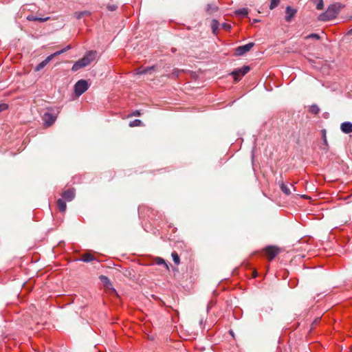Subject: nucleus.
<instances>
[{"instance_id": "f257e3e1", "label": "nucleus", "mask_w": 352, "mask_h": 352, "mask_svg": "<svg viewBox=\"0 0 352 352\" xmlns=\"http://www.w3.org/2000/svg\"><path fill=\"white\" fill-rule=\"evenodd\" d=\"M96 51L91 50L87 52L82 58L77 60L73 65L72 71L75 72L82 67L88 66L96 59Z\"/></svg>"}, {"instance_id": "f03ea898", "label": "nucleus", "mask_w": 352, "mask_h": 352, "mask_svg": "<svg viewBox=\"0 0 352 352\" xmlns=\"http://www.w3.org/2000/svg\"><path fill=\"white\" fill-rule=\"evenodd\" d=\"M338 12L337 7L335 5H331L324 12L318 16V20L320 21H331L336 17Z\"/></svg>"}, {"instance_id": "7ed1b4c3", "label": "nucleus", "mask_w": 352, "mask_h": 352, "mask_svg": "<svg viewBox=\"0 0 352 352\" xmlns=\"http://www.w3.org/2000/svg\"><path fill=\"white\" fill-rule=\"evenodd\" d=\"M89 89V85L85 80H80L74 85V93L77 96H81Z\"/></svg>"}, {"instance_id": "20e7f679", "label": "nucleus", "mask_w": 352, "mask_h": 352, "mask_svg": "<svg viewBox=\"0 0 352 352\" xmlns=\"http://www.w3.org/2000/svg\"><path fill=\"white\" fill-rule=\"evenodd\" d=\"M250 70V67L248 65H244L243 67L241 68H238L235 70H234L231 75L233 76L234 81L238 82L239 81L241 78L245 76L246 74L249 72Z\"/></svg>"}, {"instance_id": "39448f33", "label": "nucleus", "mask_w": 352, "mask_h": 352, "mask_svg": "<svg viewBox=\"0 0 352 352\" xmlns=\"http://www.w3.org/2000/svg\"><path fill=\"white\" fill-rule=\"evenodd\" d=\"M254 43H249L244 45L239 46L236 48L235 53L237 56H243L246 52H249L254 46Z\"/></svg>"}, {"instance_id": "423d86ee", "label": "nucleus", "mask_w": 352, "mask_h": 352, "mask_svg": "<svg viewBox=\"0 0 352 352\" xmlns=\"http://www.w3.org/2000/svg\"><path fill=\"white\" fill-rule=\"evenodd\" d=\"M56 120V116L51 113L46 112L43 116V120L47 126H51Z\"/></svg>"}, {"instance_id": "0eeeda50", "label": "nucleus", "mask_w": 352, "mask_h": 352, "mask_svg": "<svg viewBox=\"0 0 352 352\" xmlns=\"http://www.w3.org/2000/svg\"><path fill=\"white\" fill-rule=\"evenodd\" d=\"M265 252L270 260H272L278 253V250L274 246H268L265 249Z\"/></svg>"}, {"instance_id": "6e6552de", "label": "nucleus", "mask_w": 352, "mask_h": 352, "mask_svg": "<svg viewBox=\"0 0 352 352\" xmlns=\"http://www.w3.org/2000/svg\"><path fill=\"white\" fill-rule=\"evenodd\" d=\"M296 9L292 8L290 6H287L285 9V21L287 22H290L292 18L296 14Z\"/></svg>"}, {"instance_id": "1a4fd4ad", "label": "nucleus", "mask_w": 352, "mask_h": 352, "mask_svg": "<svg viewBox=\"0 0 352 352\" xmlns=\"http://www.w3.org/2000/svg\"><path fill=\"white\" fill-rule=\"evenodd\" d=\"M75 197V192L74 189H67L62 193L63 199L67 201H71Z\"/></svg>"}, {"instance_id": "9d476101", "label": "nucleus", "mask_w": 352, "mask_h": 352, "mask_svg": "<svg viewBox=\"0 0 352 352\" xmlns=\"http://www.w3.org/2000/svg\"><path fill=\"white\" fill-rule=\"evenodd\" d=\"M53 58H54V55L48 56L45 60H43L38 65H36V67H35V71L38 72V71L41 70L50 63V60H52Z\"/></svg>"}, {"instance_id": "9b49d317", "label": "nucleus", "mask_w": 352, "mask_h": 352, "mask_svg": "<svg viewBox=\"0 0 352 352\" xmlns=\"http://www.w3.org/2000/svg\"><path fill=\"white\" fill-rule=\"evenodd\" d=\"M341 131L346 134L352 133V123L350 122H344L340 125Z\"/></svg>"}, {"instance_id": "f8f14e48", "label": "nucleus", "mask_w": 352, "mask_h": 352, "mask_svg": "<svg viewBox=\"0 0 352 352\" xmlns=\"http://www.w3.org/2000/svg\"><path fill=\"white\" fill-rule=\"evenodd\" d=\"M155 67H156L155 65H153L151 67H147L145 68L140 67V68L137 69L136 74H139V75L151 74L153 71H154L155 69Z\"/></svg>"}, {"instance_id": "ddd939ff", "label": "nucleus", "mask_w": 352, "mask_h": 352, "mask_svg": "<svg viewBox=\"0 0 352 352\" xmlns=\"http://www.w3.org/2000/svg\"><path fill=\"white\" fill-rule=\"evenodd\" d=\"M219 8L214 3H208L206 6V11L208 14H212L218 10Z\"/></svg>"}, {"instance_id": "4468645a", "label": "nucleus", "mask_w": 352, "mask_h": 352, "mask_svg": "<svg viewBox=\"0 0 352 352\" xmlns=\"http://www.w3.org/2000/svg\"><path fill=\"white\" fill-rule=\"evenodd\" d=\"M220 23L217 19H212L211 21V29L214 34H217Z\"/></svg>"}, {"instance_id": "2eb2a0df", "label": "nucleus", "mask_w": 352, "mask_h": 352, "mask_svg": "<svg viewBox=\"0 0 352 352\" xmlns=\"http://www.w3.org/2000/svg\"><path fill=\"white\" fill-rule=\"evenodd\" d=\"M278 184H279L280 190H282V192L284 194H285L287 195H289L291 194V190H290L289 188L287 186V185L284 184L283 182H279Z\"/></svg>"}, {"instance_id": "dca6fc26", "label": "nucleus", "mask_w": 352, "mask_h": 352, "mask_svg": "<svg viewBox=\"0 0 352 352\" xmlns=\"http://www.w3.org/2000/svg\"><path fill=\"white\" fill-rule=\"evenodd\" d=\"M57 206L60 212H64L66 210L67 205L64 199H58L57 201Z\"/></svg>"}, {"instance_id": "f3484780", "label": "nucleus", "mask_w": 352, "mask_h": 352, "mask_svg": "<svg viewBox=\"0 0 352 352\" xmlns=\"http://www.w3.org/2000/svg\"><path fill=\"white\" fill-rule=\"evenodd\" d=\"M27 19L28 21H39V22H45L49 19V17L42 18V17H38L33 15H29L27 17Z\"/></svg>"}, {"instance_id": "a211bd4d", "label": "nucleus", "mask_w": 352, "mask_h": 352, "mask_svg": "<svg viewBox=\"0 0 352 352\" xmlns=\"http://www.w3.org/2000/svg\"><path fill=\"white\" fill-rule=\"evenodd\" d=\"M74 14L77 19H80L84 16H89L91 14V12L87 10H84L81 12H76Z\"/></svg>"}, {"instance_id": "6ab92c4d", "label": "nucleus", "mask_w": 352, "mask_h": 352, "mask_svg": "<svg viewBox=\"0 0 352 352\" xmlns=\"http://www.w3.org/2000/svg\"><path fill=\"white\" fill-rule=\"evenodd\" d=\"M99 278L105 287L109 288L110 286H111V283L107 276L101 275L100 276Z\"/></svg>"}, {"instance_id": "aec40b11", "label": "nucleus", "mask_w": 352, "mask_h": 352, "mask_svg": "<svg viewBox=\"0 0 352 352\" xmlns=\"http://www.w3.org/2000/svg\"><path fill=\"white\" fill-rule=\"evenodd\" d=\"M94 257L93 255L90 254H85L82 255V258H80V261L87 263L94 261Z\"/></svg>"}, {"instance_id": "412c9836", "label": "nucleus", "mask_w": 352, "mask_h": 352, "mask_svg": "<svg viewBox=\"0 0 352 352\" xmlns=\"http://www.w3.org/2000/svg\"><path fill=\"white\" fill-rule=\"evenodd\" d=\"M317 10H322L324 7L323 0H311Z\"/></svg>"}, {"instance_id": "4be33fe9", "label": "nucleus", "mask_w": 352, "mask_h": 352, "mask_svg": "<svg viewBox=\"0 0 352 352\" xmlns=\"http://www.w3.org/2000/svg\"><path fill=\"white\" fill-rule=\"evenodd\" d=\"M309 111L313 114H318L320 111V108L316 104H312L309 107Z\"/></svg>"}, {"instance_id": "5701e85b", "label": "nucleus", "mask_w": 352, "mask_h": 352, "mask_svg": "<svg viewBox=\"0 0 352 352\" xmlns=\"http://www.w3.org/2000/svg\"><path fill=\"white\" fill-rule=\"evenodd\" d=\"M70 48H71V45H69L66 46L65 48L56 52L55 53L52 54V55H54V57L56 56H58V55H60V54H63L64 52H65L66 51H67L68 50H69Z\"/></svg>"}, {"instance_id": "b1692460", "label": "nucleus", "mask_w": 352, "mask_h": 352, "mask_svg": "<svg viewBox=\"0 0 352 352\" xmlns=\"http://www.w3.org/2000/svg\"><path fill=\"white\" fill-rule=\"evenodd\" d=\"M171 256H172V258H173V260L174 263H175L176 265H179V264L180 261H179V255L177 254V252H172Z\"/></svg>"}, {"instance_id": "393cba45", "label": "nucleus", "mask_w": 352, "mask_h": 352, "mask_svg": "<svg viewBox=\"0 0 352 352\" xmlns=\"http://www.w3.org/2000/svg\"><path fill=\"white\" fill-rule=\"evenodd\" d=\"M236 14L242 16H245L248 14V11L247 8H241L236 11Z\"/></svg>"}, {"instance_id": "a878e982", "label": "nucleus", "mask_w": 352, "mask_h": 352, "mask_svg": "<svg viewBox=\"0 0 352 352\" xmlns=\"http://www.w3.org/2000/svg\"><path fill=\"white\" fill-rule=\"evenodd\" d=\"M142 124V121L139 119H135L133 121H131L130 123H129V126L131 127H133V126H140Z\"/></svg>"}, {"instance_id": "bb28decb", "label": "nucleus", "mask_w": 352, "mask_h": 352, "mask_svg": "<svg viewBox=\"0 0 352 352\" xmlns=\"http://www.w3.org/2000/svg\"><path fill=\"white\" fill-rule=\"evenodd\" d=\"M280 3V0H271L270 8L271 10L274 9Z\"/></svg>"}, {"instance_id": "cd10ccee", "label": "nucleus", "mask_w": 352, "mask_h": 352, "mask_svg": "<svg viewBox=\"0 0 352 352\" xmlns=\"http://www.w3.org/2000/svg\"><path fill=\"white\" fill-rule=\"evenodd\" d=\"M306 38L307 39V38H314V39H316V40H319L320 38V36L318 34L312 33V34H310L308 36H307Z\"/></svg>"}, {"instance_id": "c85d7f7f", "label": "nucleus", "mask_w": 352, "mask_h": 352, "mask_svg": "<svg viewBox=\"0 0 352 352\" xmlns=\"http://www.w3.org/2000/svg\"><path fill=\"white\" fill-rule=\"evenodd\" d=\"M107 8L109 11L113 12L117 10L118 6L115 4H108Z\"/></svg>"}, {"instance_id": "c756f323", "label": "nucleus", "mask_w": 352, "mask_h": 352, "mask_svg": "<svg viewBox=\"0 0 352 352\" xmlns=\"http://www.w3.org/2000/svg\"><path fill=\"white\" fill-rule=\"evenodd\" d=\"M155 262H156V264H157L158 265H164L166 267H168L166 263H165L164 260L162 258L157 257L155 259Z\"/></svg>"}, {"instance_id": "7c9ffc66", "label": "nucleus", "mask_w": 352, "mask_h": 352, "mask_svg": "<svg viewBox=\"0 0 352 352\" xmlns=\"http://www.w3.org/2000/svg\"><path fill=\"white\" fill-rule=\"evenodd\" d=\"M8 108V105L7 104L3 103L0 104V112L6 110Z\"/></svg>"}, {"instance_id": "2f4dec72", "label": "nucleus", "mask_w": 352, "mask_h": 352, "mask_svg": "<svg viewBox=\"0 0 352 352\" xmlns=\"http://www.w3.org/2000/svg\"><path fill=\"white\" fill-rule=\"evenodd\" d=\"M221 27H222V28H223L226 30H229L231 28V25L228 23H222Z\"/></svg>"}, {"instance_id": "473e14b6", "label": "nucleus", "mask_w": 352, "mask_h": 352, "mask_svg": "<svg viewBox=\"0 0 352 352\" xmlns=\"http://www.w3.org/2000/svg\"><path fill=\"white\" fill-rule=\"evenodd\" d=\"M132 116H140V112L138 110H135V111H133L131 114Z\"/></svg>"}, {"instance_id": "72a5a7b5", "label": "nucleus", "mask_w": 352, "mask_h": 352, "mask_svg": "<svg viewBox=\"0 0 352 352\" xmlns=\"http://www.w3.org/2000/svg\"><path fill=\"white\" fill-rule=\"evenodd\" d=\"M324 143L326 145H327V139H326V137H325V136L324 137Z\"/></svg>"}, {"instance_id": "f704fd0d", "label": "nucleus", "mask_w": 352, "mask_h": 352, "mask_svg": "<svg viewBox=\"0 0 352 352\" xmlns=\"http://www.w3.org/2000/svg\"><path fill=\"white\" fill-rule=\"evenodd\" d=\"M173 74H175L176 76H178V72L175 71Z\"/></svg>"}, {"instance_id": "c9c22d12", "label": "nucleus", "mask_w": 352, "mask_h": 352, "mask_svg": "<svg viewBox=\"0 0 352 352\" xmlns=\"http://www.w3.org/2000/svg\"><path fill=\"white\" fill-rule=\"evenodd\" d=\"M254 22L256 23V22H258V19H254Z\"/></svg>"}]
</instances>
